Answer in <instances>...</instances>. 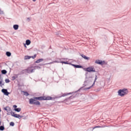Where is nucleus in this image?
<instances>
[{
    "instance_id": "35",
    "label": "nucleus",
    "mask_w": 131,
    "mask_h": 131,
    "mask_svg": "<svg viewBox=\"0 0 131 131\" xmlns=\"http://www.w3.org/2000/svg\"><path fill=\"white\" fill-rule=\"evenodd\" d=\"M1 108H0V112H1Z\"/></svg>"
},
{
    "instance_id": "32",
    "label": "nucleus",
    "mask_w": 131,
    "mask_h": 131,
    "mask_svg": "<svg viewBox=\"0 0 131 131\" xmlns=\"http://www.w3.org/2000/svg\"><path fill=\"white\" fill-rule=\"evenodd\" d=\"M24 47H25V48H27L26 44H24Z\"/></svg>"
},
{
    "instance_id": "3",
    "label": "nucleus",
    "mask_w": 131,
    "mask_h": 131,
    "mask_svg": "<svg viewBox=\"0 0 131 131\" xmlns=\"http://www.w3.org/2000/svg\"><path fill=\"white\" fill-rule=\"evenodd\" d=\"M4 110H5V111L8 113L7 115H10V114L11 115L12 113H13L12 110H11V107H10L9 106H6L4 107Z\"/></svg>"
},
{
    "instance_id": "12",
    "label": "nucleus",
    "mask_w": 131,
    "mask_h": 131,
    "mask_svg": "<svg viewBox=\"0 0 131 131\" xmlns=\"http://www.w3.org/2000/svg\"><path fill=\"white\" fill-rule=\"evenodd\" d=\"M13 28L15 30H17L19 28V26L18 25H14L13 26Z\"/></svg>"
},
{
    "instance_id": "34",
    "label": "nucleus",
    "mask_w": 131,
    "mask_h": 131,
    "mask_svg": "<svg viewBox=\"0 0 131 131\" xmlns=\"http://www.w3.org/2000/svg\"><path fill=\"white\" fill-rule=\"evenodd\" d=\"M28 20H30V18H28Z\"/></svg>"
},
{
    "instance_id": "8",
    "label": "nucleus",
    "mask_w": 131,
    "mask_h": 131,
    "mask_svg": "<svg viewBox=\"0 0 131 131\" xmlns=\"http://www.w3.org/2000/svg\"><path fill=\"white\" fill-rule=\"evenodd\" d=\"M4 85V80H3V78H2V75H0V86H3V85Z\"/></svg>"
},
{
    "instance_id": "6",
    "label": "nucleus",
    "mask_w": 131,
    "mask_h": 131,
    "mask_svg": "<svg viewBox=\"0 0 131 131\" xmlns=\"http://www.w3.org/2000/svg\"><path fill=\"white\" fill-rule=\"evenodd\" d=\"M86 71L88 72H95L96 71L94 69V68L91 67L87 68Z\"/></svg>"
},
{
    "instance_id": "1",
    "label": "nucleus",
    "mask_w": 131,
    "mask_h": 131,
    "mask_svg": "<svg viewBox=\"0 0 131 131\" xmlns=\"http://www.w3.org/2000/svg\"><path fill=\"white\" fill-rule=\"evenodd\" d=\"M36 100H39V101H43L45 100V96L34 97V99L31 98L29 100V103L39 106V105H40V102L38 101H36Z\"/></svg>"
},
{
    "instance_id": "16",
    "label": "nucleus",
    "mask_w": 131,
    "mask_h": 131,
    "mask_svg": "<svg viewBox=\"0 0 131 131\" xmlns=\"http://www.w3.org/2000/svg\"><path fill=\"white\" fill-rule=\"evenodd\" d=\"M73 66H74V67H75V68H82V67L81 66H79V65H73Z\"/></svg>"
},
{
    "instance_id": "24",
    "label": "nucleus",
    "mask_w": 131,
    "mask_h": 131,
    "mask_svg": "<svg viewBox=\"0 0 131 131\" xmlns=\"http://www.w3.org/2000/svg\"><path fill=\"white\" fill-rule=\"evenodd\" d=\"M10 125H11V126H14V125H15V123H14V122H11L10 123Z\"/></svg>"
},
{
    "instance_id": "31",
    "label": "nucleus",
    "mask_w": 131,
    "mask_h": 131,
    "mask_svg": "<svg viewBox=\"0 0 131 131\" xmlns=\"http://www.w3.org/2000/svg\"><path fill=\"white\" fill-rule=\"evenodd\" d=\"M13 108H14V109H17V105H13Z\"/></svg>"
},
{
    "instance_id": "20",
    "label": "nucleus",
    "mask_w": 131,
    "mask_h": 131,
    "mask_svg": "<svg viewBox=\"0 0 131 131\" xmlns=\"http://www.w3.org/2000/svg\"><path fill=\"white\" fill-rule=\"evenodd\" d=\"M11 55V52H6V55L7 57H10Z\"/></svg>"
},
{
    "instance_id": "19",
    "label": "nucleus",
    "mask_w": 131,
    "mask_h": 131,
    "mask_svg": "<svg viewBox=\"0 0 131 131\" xmlns=\"http://www.w3.org/2000/svg\"><path fill=\"white\" fill-rule=\"evenodd\" d=\"M23 93H24V96H26V97H28V96L29 95L27 92L23 91Z\"/></svg>"
},
{
    "instance_id": "18",
    "label": "nucleus",
    "mask_w": 131,
    "mask_h": 131,
    "mask_svg": "<svg viewBox=\"0 0 131 131\" xmlns=\"http://www.w3.org/2000/svg\"><path fill=\"white\" fill-rule=\"evenodd\" d=\"M27 71H28V73H31L33 72V69L31 70L30 69H28L27 70Z\"/></svg>"
},
{
    "instance_id": "11",
    "label": "nucleus",
    "mask_w": 131,
    "mask_h": 131,
    "mask_svg": "<svg viewBox=\"0 0 131 131\" xmlns=\"http://www.w3.org/2000/svg\"><path fill=\"white\" fill-rule=\"evenodd\" d=\"M68 95H72V93H64L61 97H66V96H68Z\"/></svg>"
},
{
    "instance_id": "17",
    "label": "nucleus",
    "mask_w": 131,
    "mask_h": 131,
    "mask_svg": "<svg viewBox=\"0 0 131 131\" xmlns=\"http://www.w3.org/2000/svg\"><path fill=\"white\" fill-rule=\"evenodd\" d=\"M96 80H97V78H95V80L94 81L93 84L90 87L87 88V90H90L91 88H93V86H94V84H95V82H96Z\"/></svg>"
},
{
    "instance_id": "26",
    "label": "nucleus",
    "mask_w": 131,
    "mask_h": 131,
    "mask_svg": "<svg viewBox=\"0 0 131 131\" xmlns=\"http://www.w3.org/2000/svg\"><path fill=\"white\" fill-rule=\"evenodd\" d=\"M31 57L32 58V59H35V58H36V54H35L34 56Z\"/></svg>"
},
{
    "instance_id": "9",
    "label": "nucleus",
    "mask_w": 131,
    "mask_h": 131,
    "mask_svg": "<svg viewBox=\"0 0 131 131\" xmlns=\"http://www.w3.org/2000/svg\"><path fill=\"white\" fill-rule=\"evenodd\" d=\"M81 57H82V58H83V59H84L85 60H90V57H88V56H86L83 54L81 55Z\"/></svg>"
},
{
    "instance_id": "21",
    "label": "nucleus",
    "mask_w": 131,
    "mask_h": 131,
    "mask_svg": "<svg viewBox=\"0 0 131 131\" xmlns=\"http://www.w3.org/2000/svg\"><path fill=\"white\" fill-rule=\"evenodd\" d=\"M14 110L16 112H20V111H21V108H15Z\"/></svg>"
},
{
    "instance_id": "15",
    "label": "nucleus",
    "mask_w": 131,
    "mask_h": 131,
    "mask_svg": "<svg viewBox=\"0 0 131 131\" xmlns=\"http://www.w3.org/2000/svg\"><path fill=\"white\" fill-rule=\"evenodd\" d=\"M29 59H31V56H25V60H28Z\"/></svg>"
},
{
    "instance_id": "14",
    "label": "nucleus",
    "mask_w": 131,
    "mask_h": 131,
    "mask_svg": "<svg viewBox=\"0 0 131 131\" xmlns=\"http://www.w3.org/2000/svg\"><path fill=\"white\" fill-rule=\"evenodd\" d=\"M42 61H43V59L41 58V59L37 60L35 62L38 63H40V62H42Z\"/></svg>"
},
{
    "instance_id": "29",
    "label": "nucleus",
    "mask_w": 131,
    "mask_h": 131,
    "mask_svg": "<svg viewBox=\"0 0 131 131\" xmlns=\"http://www.w3.org/2000/svg\"><path fill=\"white\" fill-rule=\"evenodd\" d=\"M98 127H100V126H96L93 127V129H95V128H98Z\"/></svg>"
},
{
    "instance_id": "2",
    "label": "nucleus",
    "mask_w": 131,
    "mask_h": 131,
    "mask_svg": "<svg viewBox=\"0 0 131 131\" xmlns=\"http://www.w3.org/2000/svg\"><path fill=\"white\" fill-rule=\"evenodd\" d=\"M119 96L120 97H123L125 95L128 94V91L126 89L119 90L118 92Z\"/></svg>"
},
{
    "instance_id": "33",
    "label": "nucleus",
    "mask_w": 131,
    "mask_h": 131,
    "mask_svg": "<svg viewBox=\"0 0 131 131\" xmlns=\"http://www.w3.org/2000/svg\"><path fill=\"white\" fill-rule=\"evenodd\" d=\"M33 2H36V0H33Z\"/></svg>"
},
{
    "instance_id": "23",
    "label": "nucleus",
    "mask_w": 131,
    "mask_h": 131,
    "mask_svg": "<svg viewBox=\"0 0 131 131\" xmlns=\"http://www.w3.org/2000/svg\"><path fill=\"white\" fill-rule=\"evenodd\" d=\"M5 130V127L4 126H1L0 130Z\"/></svg>"
},
{
    "instance_id": "25",
    "label": "nucleus",
    "mask_w": 131,
    "mask_h": 131,
    "mask_svg": "<svg viewBox=\"0 0 131 131\" xmlns=\"http://www.w3.org/2000/svg\"><path fill=\"white\" fill-rule=\"evenodd\" d=\"M5 82L6 83H9V82H10V80H9V79H5Z\"/></svg>"
},
{
    "instance_id": "7",
    "label": "nucleus",
    "mask_w": 131,
    "mask_h": 131,
    "mask_svg": "<svg viewBox=\"0 0 131 131\" xmlns=\"http://www.w3.org/2000/svg\"><path fill=\"white\" fill-rule=\"evenodd\" d=\"M2 93L4 94L6 96H9L10 95V93L8 92V90L7 89H2Z\"/></svg>"
},
{
    "instance_id": "30",
    "label": "nucleus",
    "mask_w": 131,
    "mask_h": 131,
    "mask_svg": "<svg viewBox=\"0 0 131 131\" xmlns=\"http://www.w3.org/2000/svg\"><path fill=\"white\" fill-rule=\"evenodd\" d=\"M57 61H53L52 62H50L49 64H53V63H57Z\"/></svg>"
},
{
    "instance_id": "13",
    "label": "nucleus",
    "mask_w": 131,
    "mask_h": 131,
    "mask_svg": "<svg viewBox=\"0 0 131 131\" xmlns=\"http://www.w3.org/2000/svg\"><path fill=\"white\" fill-rule=\"evenodd\" d=\"M26 43L27 46H29V45H30V43H31V41H30V40H27L26 41Z\"/></svg>"
},
{
    "instance_id": "22",
    "label": "nucleus",
    "mask_w": 131,
    "mask_h": 131,
    "mask_svg": "<svg viewBox=\"0 0 131 131\" xmlns=\"http://www.w3.org/2000/svg\"><path fill=\"white\" fill-rule=\"evenodd\" d=\"M2 74H7V71L5 70H3L2 71Z\"/></svg>"
},
{
    "instance_id": "4",
    "label": "nucleus",
    "mask_w": 131,
    "mask_h": 131,
    "mask_svg": "<svg viewBox=\"0 0 131 131\" xmlns=\"http://www.w3.org/2000/svg\"><path fill=\"white\" fill-rule=\"evenodd\" d=\"M11 116H12L13 117H15V118H18V119H21L23 116L18 115L17 114H15L14 112L11 113Z\"/></svg>"
},
{
    "instance_id": "27",
    "label": "nucleus",
    "mask_w": 131,
    "mask_h": 131,
    "mask_svg": "<svg viewBox=\"0 0 131 131\" xmlns=\"http://www.w3.org/2000/svg\"><path fill=\"white\" fill-rule=\"evenodd\" d=\"M0 14H4V11L2 10V9H0Z\"/></svg>"
},
{
    "instance_id": "28",
    "label": "nucleus",
    "mask_w": 131,
    "mask_h": 131,
    "mask_svg": "<svg viewBox=\"0 0 131 131\" xmlns=\"http://www.w3.org/2000/svg\"><path fill=\"white\" fill-rule=\"evenodd\" d=\"M60 63H62V64H67V62L65 61H61Z\"/></svg>"
},
{
    "instance_id": "10",
    "label": "nucleus",
    "mask_w": 131,
    "mask_h": 131,
    "mask_svg": "<svg viewBox=\"0 0 131 131\" xmlns=\"http://www.w3.org/2000/svg\"><path fill=\"white\" fill-rule=\"evenodd\" d=\"M44 100H52V97L51 96H44Z\"/></svg>"
},
{
    "instance_id": "5",
    "label": "nucleus",
    "mask_w": 131,
    "mask_h": 131,
    "mask_svg": "<svg viewBox=\"0 0 131 131\" xmlns=\"http://www.w3.org/2000/svg\"><path fill=\"white\" fill-rule=\"evenodd\" d=\"M95 63L96 64H98L99 65H104L105 64V61L97 60L95 61Z\"/></svg>"
}]
</instances>
